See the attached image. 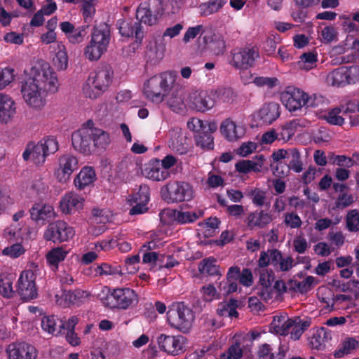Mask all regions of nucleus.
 <instances>
[{
    "instance_id": "1",
    "label": "nucleus",
    "mask_w": 359,
    "mask_h": 359,
    "mask_svg": "<svg viewBox=\"0 0 359 359\" xmlns=\"http://www.w3.org/2000/svg\"><path fill=\"white\" fill-rule=\"evenodd\" d=\"M58 89L56 74L48 64L32 67L29 77L22 82L21 93L27 104L34 108L43 105L42 92L54 93Z\"/></svg>"
},
{
    "instance_id": "2",
    "label": "nucleus",
    "mask_w": 359,
    "mask_h": 359,
    "mask_svg": "<svg viewBox=\"0 0 359 359\" xmlns=\"http://www.w3.org/2000/svg\"><path fill=\"white\" fill-rule=\"evenodd\" d=\"M110 142L108 133L95 127H82L72 135L74 149L85 155L90 154L96 148H105Z\"/></svg>"
},
{
    "instance_id": "3",
    "label": "nucleus",
    "mask_w": 359,
    "mask_h": 359,
    "mask_svg": "<svg viewBox=\"0 0 359 359\" xmlns=\"http://www.w3.org/2000/svg\"><path fill=\"white\" fill-rule=\"evenodd\" d=\"M177 76L176 72L170 71L149 78L144 83V95L153 103H161L168 93L175 88Z\"/></svg>"
},
{
    "instance_id": "4",
    "label": "nucleus",
    "mask_w": 359,
    "mask_h": 359,
    "mask_svg": "<svg viewBox=\"0 0 359 359\" xmlns=\"http://www.w3.org/2000/svg\"><path fill=\"white\" fill-rule=\"evenodd\" d=\"M100 297L102 304L111 309L126 310L138 302L137 294L129 287L116 288L111 291L105 287Z\"/></svg>"
},
{
    "instance_id": "5",
    "label": "nucleus",
    "mask_w": 359,
    "mask_h": 359,
    "mask_svg": "<svg viewBox=\"0 0 359 359\" xmlns=\"http://www.w3.org/2000/svg\"><path fill=\"white\" fill-rule=\"evenodd\" d=\"M114 72L109 65L99 66L88 79L87 84L83 87L86 97L96 99L105 91L112 82Z\"/></svg>"
},
{
    "instance_id": "6",
    "label": "nucleus",
    "mask_w": 359,
    "mask_h": 359,
    "mask_svg": "<svg viewBox=\"0 0 359 359\" xmlns=\"http://www.w3.org/2000/svg\"><path fill=\"white\" fill-rule=\"evenodd\" d=\"M110 41V28L106 23L95 26L91 39L84 49V55L90 61L98 60L107 51Z\"/></svg>"
},
{
    "instance_id": "7",
    "label": "nucleus",
    "mask_w": 359,
    "mask_h": 359,
    "mask_svg": "<svg viewBox=\"0 0 359 359\" xmlns=\"http://www.w3.org/2000/svg\"><path fill=\"white\" fill-rule=\"evenodd\" d=\"M58 148V142L54 137H44L36 144L33 142L28 143L22 153V158L25 161L31 159L36 165H42L46 157L55 154Z\"/></svg>"
},
{
    "instance_id": "8",
    "label": "nucleus",
    "mask_w": 359,
    "mask_h": 359,
    "mask_svg": "<svg viewBox=\"0 0 359 359\" xmlns=\"http://www.w3.org/2000/svg\"><path fill=\"white\" fill-rule=\"evenodd\" d=\"M280 100L283 104L290 111H295L303 107H316L319 101L316 95L309 97L299 88L288 86L280 94Z\"/></svg>"
},
{
    "instance_id": "9",
    "label": "nucleus",
    "mask_w": 359,
    "mask_h": 359,
    "mask_svg": "<svg viewBox=\"0 0 359 359\" xmlns=\"http://www.w3.org/2000/svg\"><path fill=\"white\" fill-rule=\"evenodd\" d=\"M194 319L193 311L183 302L172 304L167 312L169 325L184 333L189 330Z\"/></svg>"
},
{
    "instance_id": "10",
    "label": "nucleus",
    "mask_w": 359,
    "mask_h": 359,
    "mask_svg": "<svg viewBox=\"0 0 359 359\" xmlns=\"http://www.w3.org/2000/svg\"><path fill=\"white\" fill-rule=\"evenodd\" d=\"M74 234V229L66 222L57 220L47 226L43 233V238L46 241L60 243L72 239Z\"/></svg>"
},
{
    "instance_id": "11",
    "label": "nucleus",
    "mask_w": 359,
    "mask_h": 359,
    "mask_svg": "<svg viewBox=\"0 0 359 359\" xmlns=\"http://www.w3.org/2000/svg\"><path fill=\"white\" fill-rule=\"evenodd\" d=\"M231 65L236 69H248L253 67L259 58V52L256 46L236 48L231 51Z\"/></svg>"
},
{
    "instance_id": "12",
    "label": "nucleus",
    "mask_w": 359,
    "mask_h": 359,
    "mask_svg": "<svg viewBox=\"0 0 359 359\" xmlns=\"http://www.w3.org/2000/svg\"><path fill=\"white\" fill-rule=\"evenodd\" d=\"M162 196L168 203L190 201L193 198V189L191 186L184 182H175L169 184L165 190L162 189Z\"/></svg>"
},
{
    "instance_id": "13",
    "label": "nucleus",
    "mask_w": 359,
    "mask_h": 359,
    "mask_svg": "<svg viewBox=\"0 0 359 359\" xmlns=\"http://www.w3.org/2000/svg\"><path fill=\"white\" fill-rule=\"evenodd\" d=\"M35 275L31 270L22 272L17 283V292L25 301L33 299L37 296Z\"/></svg>"
},
{
    "instance_id": "14",
    "label": "nucleus",
    "mask_w": 359,
    "mask_h": 359,
    "mask_svg": "<svg viewBox=\"0 0 359 359\" xmlns=\"http://www.w3.org/2000/svg\"><path fill=\"white\" fill-rule=\"evenodd\" d=\"M149 188L147 185L140 186L139 191L128 199V203L131 206L129 215H137L147 212L150 200Z\"/></svg>"
},
{
    "instance_id": "15",
    "label": "nucleus",
    "mask_w": 359,
    "mask_h": 359,
    "mask_svg": "<svg viewBox=\"0 0 359 359\" xmlns=\"http://www.w3.org/2000/svg\"><path fill=\"white\" fill-rule=\"evenodd\" d=\"M8 359H36L37 350L27 342H13L6 348Z\"/></svg>"
},
{
    "instance_id": "16",
    "label": "nucleus",
    "mask_w": 359,
    "mask_h": 359,
    "mask_svg": "<svg viewBox=\"0 0 359 359\" xmlns=\"http://www.w3.org/2000/svg\"><path fill=\"white\" fill-rule=\"evenodd\" d=\"M116 26L122 36L130 38L135 35L136 42L141 43L144 34L140 22L131 18H122L117 20Z\"/></svg>"
},
{
    "instance_id": "17",
    "label": "nucleus",
    "mask_w": 359,
    "mask_h": 359,
    "mask_svg": "<svg viewBox=\"0 0 359 359\" xmlns=\"http://www.w3.org/2000/svg\"><path fill=\"white\" fill-rule=\"evenodd\" d=\"M78 168L79 161L76 156L70 154L61 156L59 158V169L56 172L59 182H66Z\"/></svg>"
},
{
    "instance_id": "18",
    "label": "nucleus",
    "mask_w": 359,
    "mask_h": 359,
    "mask_svg": "<svg viewBox=\"0 0 359 359\" xmlns=\"http://www.w3.org/2000/svg\"><path fill=\"white\" fill-rule=\"evenodd\" d=\"M142 175L152 181L161 182L169 178L170 172L169 170L163 169L158 158H153L144 165Z\"/></svg>"
},
{
    "instance_id": "19",
    "label": "nucleus",
    "mask_w": 359,
    "mask_h": 359,
    "mask_svg": "<svg viewBox=\"0 0 359 359\" xmlns=\"http://www.w3.org/2000/svg\"><path fill=\"white\" fill-rule=\"evenodd\" d=\"M359 74V67L352 66L349 69L340 67L331 72L327 76V81L333 86L340 87L350 83L351 74Z\"/></svg>"
},
{
    "instance_id": "20",
    "label": "nucleus",
    "mask_w": 359,
    "mask_h": 359,
    "mask_svg": "<svg viewBox=\"0 0 359 359\" xmlns=\"http://www.w3.org/2000/svg\"><path fill=\"white\" fill-rule=\"evenodd\" d=\"M190 106L196 111L205 112L215 105V100L210 91L194 92L190 95Z\"/></svg>"
},
{
    "instance_id": "21",
    "label": "nucleus",
    "mask_w": 359,
    "mask_h": 359,
    "mask_svg": "<svg viewBox=\"0 0 359 359\" xmlns=\"http://www.w3.org/2000/svg\"><path fill=\"white\" fill-rule=\"evenodd\" d=\"M31 219L38 224H44L55 217V212L51 205L36 203L29 210Z\"/></svg>"
},
{
    "instance_id": "22",
    "label": "nucleus",
    "mask_w": 359,
    "mask_h": 359,
    "mask_svg": "<svg viewBox=\"0 0 359 359\" xmlns=\"http://www.w3.org/2000/svg\"><path fill=\"white\" fill-rule=\"evenodd\" d=\"M183 337H174L161 334L158 337V344L161 351L169 354L178 355L183 350Z\"/></svg>"
},
{
    "instance_id": "23",
    "label": "nucleus",
    "mask_w": 359,
    "mask_h": 359,
    "mask_svg": "<svg viewBox=\"0 0 359 359\" xmlns=\"http://www.w3.org/2000/svg\"><path fill=\"white\" fill-rule=\"evenodd\" d=\"M163 214L168 217L171 222H176L180 224L193 223L204 214L203 210H199L197 212L182 211L176 209H168Z\"/></svg>"
},
{
    "instance_id": "24",
    "label": "nucleus",
    "mask_w": 359,
    "mask_h": 359,
    "mask_svg": "<svg viewBox=\"0 0 359 359\" xmlns=\"http://www.w3.org/2000/svg\"><path fill=\"white\" fill-rule=\"evenodd\" d=\"M273 220L272 215L264 210H255L248 214L245 222L250 230L264 229Z\"/></svg>"
},
{
    "instance_id": "25",
    "label": "nucleus",
    "mask_w": 359,
    "mask_h": 359,
    "mask_svg": "<svg viewBox=\"0 0 359 359\" xmlns=\"http://www.w3.org/2000/svg\"><path fill=\"white\" fill-rule=\"evenodd\" d=\"M84 199L78 194L70 191L65 194L60 202V208L63 213L72 214L82 208Z\"/></svg>"
},
{
    "instance_id": "26",
    "label": "nucleus",
    "mask_w": 359,
    "mask_h": 359,
    "mask_svg": "<svg viewBox=\"0 0 359 359\" xmlns=\"http://www.w3.org/2000/svg\"><path fill=\"white\" fill-rule=\"evenodd\" d=\"M265 157L258 154L253 160H240L235 164V169L239 173L248 174L250 172H259L262 170Z\"/></svg>"
},
{
    "instance_id": "27",
    "label": "nucleus",
    "mask_w": 359,
    "mask_h": 359,
    "mask_svg": "<svg viewBox=\"0 0 359 359\" xmlns=\"http://www.w3.org/2000/svg\"><path fill=\"white\" fill-rule=\"evenodd\" d=\"M167 106L173 112L183 114L186 112V104L183 94L178 90V85L176 83L175 88L171 90L166 95Z\"/></svg>"
},
{
    "instance_id": "28",
    "label": "nucleus",
    "mask_w": 359,
    "mask_h": 359,
    "mask_svg": "<svg viewBox=\"0 0 359 359\" xmlns=\"http://www.w3.org/2000/svg\"><path fill=\"white\" fill-rule=\"evenodd\" d=\"M220 132L222 135L230 142L238 140L243 137L245 130L242 126H237L234 121L227 118L220 126Z\"/></svg>"
},
{
    "instance_id": "29",
    "label": "nucleus",
    "mask_w": 359,
    "mask_h": 359,
    "mask_svg": "<svg viewBox=\"0 0 359 359\" xmlns=\"http://www.w3.org/2000/svg\"><path fill=\"white\" fill-rule=\"evenodd\" d=\"M14 100L8 95L0 94V122L8 123L16 111Z\"/></svg>"
},
{
    "instance_id": "30",
    "label": "nucleus",
    "mask_w": 359,
    "mask_h": 359,
    "mask_svg": "<svg viewBox=\"0 0 359 359\" xmlns=\"http://www.w3.org/2000/svg\"><path fill=\"white\" fill-rule=\"evenodd\" d=\"M280 105L274 102L264 104L259 112L260 118L264 123L269 124L276 121L280 116Z\"/></svg>"
},
{
    "instance_id": "31",
    "label": "nucleus",
    "mask_w": 359,
    "mask_h": 359,
    "mask_svg": "<svg viewBox=\"0 0 359 359\" xmlns=\"http://www.w3.org/2000/svg\"><path fill=\"white\" fill-rule=\"evenodd\" d=\"M95 179L96 174L94 169L92 167L85 166L76 176L74 182L76 187L81 190L93 183Z\"/></svg>"
},
{
    "instance_id": "32",
    "label": "nucleus",
    "mask_w": 359,
    "mask_h": 359,
    "mask_svg": "<svg viewBox=\"0 0 359 359\" xmlns=\"http://www.w3.org/2000/svg\"><path fill=\"white\" fill-rule=\"evenodd\" d=\"M136 18L139 20V22H143L149 26L154 25L157 23V15L153 14L149 4L144 1L141 3L136 11Z\"/></svg>"
},
{
    "instance_id": "33",
    "label": "nucleus",
    "mask_w": 359,
    "mask_h": 359,
    "mask_svg": "<svg viewBox=\"0 0 359 359\" xmlns=\"http://www.w3.org/2000/svg\"><path fill=\"white\" fill-rule=\"evenodd\" d=\"M62 290L63 292L61 296L58 294H55V302L57 305L66 308L73 304H79L83 292L80 290L67 291L65 289H62Z\"/></svg>"
},
{
    "instance_id": "34",
    "label": "nucleus",
    "mask_w": 359,
    "mask_h": 359,
    "mask_svg": "<svg viewBox=\"0 0 359 359\" xmlns=\"http://www.w3.org/2000/svg\"><path fill=\"white\" fill-rule=\"evenodd\" d=\"M203 42L215 55H219L224 53L226 48V43L224 38L221 36L213 34L208 36L203 35Z\"/></svg>"
},
{
    "instance_id": "35",
    "label": "nucleus",
    "mask_w": 359,
    "mask_h": 359,
    "mask_svg": "<svg viewBox=\"0 0 359 359\" xmlns=\"http://www.w3.org/2000/svg\"><path fill=\"white\" fill-rule=\"evenodd\" d=\"M359 347V341L353 337L345 338L337 349L334 353V356L337 358L344 357L345 355L351 353Z\"/></svg>"
},
{
    "instance_id": "36",
    "label": "nucleus",
    "mask_w": 359,
    "mask_h": 359,
    "mask_svg": "<svg viewBox=\"0 0 359 359\" xmlns=\"http://www.w3.org/2000/svg\"><path fill=\"white\" fill-rule=\"evenodd\" d=\"M217 259L213 257H209L202 259L198 264V271L202 274L208 276H222L219 266L216 264Z\"/></svg>"
},
{
    "instance_id": "37",
    "label": "nucleus",
    "mask_w": 359,
    "mask_h": 359,
    "mask_svg": "<svg viewBox=\"0 0 359 359\" xmlns=\"http://www.w3.org/2000/svg\"><path fill=\"white\" fill-rule=\"evenodd\" d=\"M287 168L297 173H299L303 170V163L301 160L300 152L297 148L288 149L287 151Z\"/></svg>"
},
{
    "instance_id": "38",
    "label": "nucleus",
    "mask_w": 359,
    "mask_h": 359,
    "mask_svg": "<svg viewBox=\"0 0 359 359\" xmlns=\"http://www.w3.org/2000/svg\"><path fill=\"white\" fill-rule=\"evenodd\" d=\"M215 103L218 101L223 103H231L236 97V92L229 87L218 88L211 90Z\"/></svg>"
},
{
    "instance_id": "39",
    "label": "nucleus",
    "mask_w": 359,
    "mask_h": 359,
    "mask_svg": "<svg viewBox=\"0 0 359 359\" xmlns=\"http://www.w3.org/2000/svg\"><path fill=\"white\" fill-rule=\"evenodd\" d=\"M314 280L315 278L311 276H307L302 281H298L294 279H290L287 281L288 290L295 292L297 291L301 294L306 293L311 290Z\"/></svg>"
},
{
    "instance_id": "40",
    "label": "nucleus",
    "mask_w": 359,
    "mask_h": 359,
    "mask_svg": "<svg viewBox=\"0 0 359 359\" xmlns=\"http://www.w3.org/2000/svg\"><path fill=\"white\" fill-rule=\"evenodd\" d=\"M68 251L62 246L54 248L46 254V262L50 266L57 269L59 263L65 260Z\"/></svg>"
},
{
    "instance_id": "41",
    "label": "nucleus",
    "mask_w": 359,
    "mask_h": 359,
    "mask_svg": "<svg viewBox=\"0 0 359 359\" xmlns=\"http://www.w3.org/2000/svg\"><path fill=\"white\" fill-rule=\"evenodd\" d=\"M238 301L231 299L229 302L222 304L217 309V313L219 316H225L230 318H237L238 312L237 311Z\"/></svg>"
},
{
    "instance_id": "42",
    "label": "nucleus",
    "mask_w": 359,
    "mask_h": 359,
    "mask_svg": "<svg viewBox=\"0 0 359 359\" xmlns=\"http://www.w3.org/2000/svg\"><path fill=\"white\" fill-rule=\"evenodd\" d=\"M196 144L203 150H212L214 149V137L207 131H201L195 136Z\"/></svg>"
},
{
    "instance_id": "43",
    "label": "nucleus",
    "mask_w": 359,
    "mask_h": 359,
    "mask_svg": "<svg viewBox=\"0 0 359 359\" xmlns=\"http://www.w3.org/2000/svg\"><path fill=\"white\" fill-rule=\"evenodd\" d=\"M226 3V0H209L200 5L202 15L208 16L219 11Z\"/></svg>"
},
{
    "instance_id": "44",
    "label": "nucleus",
    "mask_w": 359,
    "mask_h": 359,
    "mask_svg": "<svg viewBox=\"0 0 359 359\" xmlns=\"http://www.w3.org/2000/svg\"><path fill=\"white\" fill-rule=\"evenodd\" d=\"M311 325L310 319H301L297 318L295 319L294 325L291 330V338L297 340L300 338L302 334Z\"/></svg>"
},
{
    "instance_id": "45",
    "label": "nucleus",
    "mask_w": 359,
    "mask_h": 359,
    "mask_svg": "<svg viewBox=\"0 0 359 359\" xmlns=\"http://www.w3.org/2000/svg\"><path fill=\"white\" fill-rule=\"evenodd\" d=\"M12 276L2 273L0 275V294L6 298L13 297L14 291L13 290Z\"/></svg>"
},
{
    "instance_id": "46",
    "label": "nucleus",
    "mask_w": 359,
    "mask_h": 359,
    "mask_svg": "<svg viewBox=\"0 0 359 359\" xmlns=\"http://www.w3.org/2000/svg\"><path fill=\"white\" fill-rule=\"evenodd\" d=\"M326 332L324 328L317 330L310 338L309 344L313 349L322 350L325 347Z\"/></svg>"
},
{
    "instance_id": "47",
    "label": "nucleus",
    "mask_w": 359,
    "mask_h": 359,
    "mask_svg": "<svg viewBox=\"0 0 359 359\" xmlns=\"http://www.w3.org/2000/svg\"><path fill=\"white\" fill-rule=\"evenodd\" d=\"M248 196L255 206L262 207L266 198V191L259 188H255L248 192Z\"/></svg>"
},
{
    "instance_id": "48",
    "label": "nucleus",
    "mask_w": 359,
    "mask_h": 359,
    "mask_svg": "<svg viewBox=\"0 0 359 359\" xmlns=\"http://www.w3.org/2000/svg\"><path fill=\"white\" fill-rule=\"evenodd\" d=\"M60 319L55 316H44L41 320V327L44 331L50 334H54L55 332H58L57 328V323H60Z\"/></svg>"
},
{
    "instance_id": "49",
    "label": "nucleus",
    "mask_w": 359,
    "mask_h": 359,
    "mask_svg": "<svg viewBox=\"0 0 359 359\" xmlns=\"http://www.w3.org/2000/svg\"><path fill=\"white\" fill-rule=\"evenodd\" d=\"M346 226L350 231H359V210L353 209L348 212L346 215Z\"/></svg>"
},
{
    "instance_id": "50",
    "label": "nucleus",
    "mask_w": 359,
    "mask_h": 359,
    "mask_svg": "<svg viewBox=\"0 0 359 359\" xmlns=\"http://www.w3.org/2000/svg\"><path fill=\"white\" fill-rule=\"evenodd\" d=\"M95 271L97 274L100 276H121L123 274L120 266H111L107 263H102V264L98 266L95 269Z\"/></svg>"
},
{
    "instance_id": "51",
    "label": "nucleus",
    "mask_w": 359,
    "mask_h": 359,
    "mask_svg": "<svg viewBox=\"0 0 359 359\" xmlns=\"http://www.w3.org/2000/svg\"><path fill=\"white\" fill-rule=\"evenodd\" d=\"M88 26H79L75 29L69 34L67 36L69 41L72 43L76 44L83 41L85 36L86 35V29Z\"/></svg>"
},
{
    "instance_id": "52",
    "label": "nucleus",
    "mask_w": 359,
    "mask_h": 359,
    "mask_svg": "<svg viewBox=\"0 0 359 359\" xmlns=\"http://www.w3.org/2000/svg\"><path fill=\"white\" fill-rule=\"evenodd\" d=\"M201 292L203 293V298L205 302H212L214 299L220 298L219 292L217 291L212 284L203 286L201 288Z\"/></svg>"
},
{
    "instance_id": "53",
    "label": "nucleus",
    "mask_w": 359,
    "mask_h": 359,
    "mask_svg": "<svg viewBox=\"0 0 359 359\" xmlns=\"http://www.w3.org/2000/svg\"><path fill=\"white\" fill-rule=\"evenodd\" d=\"M344 20L342 22V27L345 32L348 34H359V25L353 21L350 15H343L340 17Z\"/></svg>"
},
{
    "instance_id": "54",
    "label": "nucleus",
    "mask_w": 359,
    "mask_h": 359,
    "mask_svg": "<svg viewBox=\"0 0 359 359\" xmlns=\"http://www.w3.org/2000/svg\"><path fill=\"white\" fill-rule=\"evenodd\" d=\"M354 202L353 196L351 194H340L334 203L332 210L344 209L350 206Z\"/></svg>"
},
{
    "instance_id": "55",
    "label": "nucleus",
    "mask_w": 359,
    "mask_h": 359,
    "mask_svg": "<svg viewBox=\"0 0 359 359\" xmlns=\"http://www.w3.org/2000/svg\"><path fill=\"white\" fill-rule=\"evenodd\" d=\"M283 223L291 229L299 228L302 222L299 215L295 212H287L284 215Z\"/></svg>"
},
{
    "instance_id": "56",
    "label": "nucleus",
    "mask_w": 359,
    "mask_h": 359,
    "mask_svg": "<svg viewBox=\"0 0 359 359\" xmlns=\"http://www.w3.org/2000/svg\"><path fill=\"white\" fill-rule=\"evenodd\" d=\"M340 113H342L340 107L332 109L326 117L327 121L332 125L342 126L344 123V118L339 115Z\"/></svg>"
},
{
    "instance_id": "57",
    "label": "nucleus",
    "mask_w": 359,
    "mask_h": 359,
    "mask_svg": "<svg viewBox=\"0 0 359 359\" xmlns=\"http://www.w3.org/2000/svg\"><path fill=\"white\" fill-rule=\"evenodd\" d=\"M274 280V273L272 270L264 269L259 270V286H272Z\"/></svg>"
},
{
    "instance_id": "58",
    "label": "nucleus",
    "mask_w": 359,
    "mask_h": 359,
    "mask_svg": "<svg viewBox=\"0 0 359 359\" xmlns=\"http://www.w3.org/2000/svg\"><path fill=\"white\" fill-rule=\"evenodd\" d=\"M25 252V250L20 243H15L5 248L3 250V254L12 258H17L24 254Z\"/></svg>"
},
{
    "instance_id": "59",
    "label": "nucleus",
    "mask_w": 359,
    "mask_h": 359,
    "mask_svg": "<svg viewBox=\"0 0 359 359\" xmlns=\"http://www.w3.org/2000/svg\"><path fill=\"white\" fill-rule=\"evenodd\" d=\"M55 65L57 69L63 70L66 69L68 65V56L65 50H60L53 59Z\"/></svg>"
},
{
    "instance_id": "60",
    "label": "nucleus",
    "mask_w": 359,
    "mask_h": 359,
    "mask_svg": "<svg viewBox=\"0 0 359 359\" xmlns=\"http://www.w3.org/2000/svg\"><path fill=\"white\" fill-rule=\"evenodd\" d=\"M254 83L259 87L267 86L269 88H273L278 83V80L276 77L257 76L254 79Z\"/></svg>"
},
{
    "instance_id": "61",
    "label": "nucleus",
    "mask_w": 359,
    "mask_h": 359,
    "mask_svg": "<svg viewBox=\"0 0 359 359\" xmlns=\"http://www.w3.org/2000/svg\"><path fill=\"white\" fill-rule=\"evenodd\" d=\"M13 69L5 68L0 69V90L4 88L13 80Z\"/></svg>"
},
{
    "instance_id": "62",
    "label": "nucleus",
    "mask_w": 359,
    "mask_h": 359,
    "mask_svg": "<svg viewBox=\"0 0 359 359\" xmlns=\"http://www.w3.org/2000/svg\"><path fill=\"white\" fill-rule=\"evenodd\" d=\"M79 323V318L76 316L70 317L67 321L60 320L58 325V333H62L65 330L67 331H73L75 329V326Z\"/></svg>"
},
{
    "instance_id": "63",
    "label": "nucleus",
    "mask_w": 359,
    "mask_h": 359,
    "mask_svg": "<svg viewBox=\"0 0 359 359\" xmlns=\"http://www.w3.org/2000/svg\"><path fill=\"white\" fill-rule=\"evenodd\" d=\"M256 294L261 300L267 302L273 297V288L272 286H259Z\"/></svg>"
},
{
    "instance_id": "64",
    "label": "nucleus",
    "mask_w": 359,
    "mask_h": 359,
    "mask_svg": "<svg viewBox=\"0 0 359 359\" xmlns=\"http://www.w3.org/2000/svg\"><path fill=\"white\" fill-rule=\"evenodd\" d=\"M340 108L344 115L348 114L349 116L359 111V102L355 100L348 101L345 104L341 105Z\"/></svg>"
}]
</instances>
